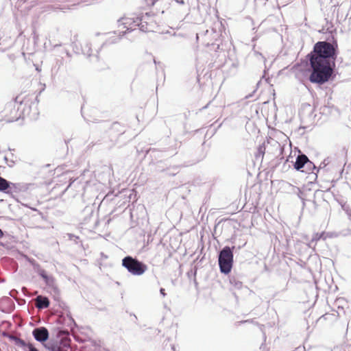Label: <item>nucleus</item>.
<instances>
[{
  "label": "nucleus",
  "mask_w": 351,
  "mask_h": 351,
  "mask_svg": "<svg viewBox=\"0 0 351 351\" xmlns=\"http://www.w3.org/2000/svg\"><path fill=\"white\" fill-rule=\"evenodd\" d=\"M58 46H61V44L56 45L54 46V47H58Z\"/></svg>",
  "instance_id": "aec40b11"
},
{
  "label": "nucleus",
  "mask_w": 351,
  "mask_h": 351,
  "mask_svg": "<svg viewBox=\"0 0 351 351\" xmlns=\"http://www.w3.org/2000/svg\"><path fill=\"white\" fill-rule=\"evenodd\" d=\"M219 265L223 274H228L232 269L233 263V253L230 247H224L219 254Z\"/></svg>",
  "instance_id": "7ed1b4c3"
},
{
  "label": "nucleus",
  "mask_w": 351,
  "mask_h": 351,
  "mask_svg": "<svg viewBox=\"0 0 351 351\" xmlns=\"http://www.w3.org/2000/svg\"><path fill=\"white\" fill-rule=\"evenodd\" d=\"M36 307L38 308H45L49 305V301L47 298L38 296L36 299Z\"/></svg>",
  "instance_id": "1a4fd4ad"
},
{
  "label": "nucleus",
  "mask_w": 351,
  "mask_h": 351,
  "mask_svg": "<svg viewBox=\"0 0 351 351\" xmlns=\"http://www.w3.org/2000/svg\"><path fill=\"white\" fill-rule=\"evenodd\" d=\"M329 163L328 158L324 160V161L320 164L319 168L325 167Z\"/></svg>",
  "instance_id": "4468645a"
},
{
  "label": "nucleus",
  "mask_w": 351,
  "mask_h": 351,
  "mask_svg": "<svg viewBox=\"0 0 351 351\" xmlns=\"http://www.w3.org/2000/svg\"><path fill=\"white\" fill-rule=\"evenodd\" d=\"M38 274L42 278L47 275L46 271L43 269L39 270Z\"/></svg>",
  "instance_id": "dca6fc26"
},
{
  "label": "nucleus",
  "mask_w": 351,
  "mask_h": 351,
  "mask_svg": "<svg viewBox=\"0 0 351 351\" xmlns=\"http://www.w3.org/2000/svg\"><path fill=\"white\" fill-rule=\"evenodd\" d=\"M16 188V184L11 183L0 176V191L10 193V190Z\"/></svg>",
  "instance_id": "6e6552de"
},
{
  "label": "nucleus",
  "mask_w": 351,
  "mask_h": 351,
  "mask_svg": "<svg viewBox=\"0 0 351 351\" xmlns=\"http://www.w3.org/2000/svg\"><path fill=\"white\" fill-rule=\"evenodd\" d=\"M32 335L35 339L40 342L45 341L49 337V332L45 327H39L34 329Z\"/></svg>",
  "instance_id": "423d86ee"
},
{
  "label": "nucleus",
  "mask_w": 351,
  "mask_h": 351,
  "mask_svg": "<svg viewBox=\"0 0 351 351\" xmlns=\"http://www.w3.org/2000/svg\"><path fill=\"white\" fill-rule=\"evenodd\" d=\"M335 55L334 46L328 42H318L310 58L313 69L309 80L313 83L322 84L327 82L332 73V60Z\"/></svg>",
  "instance_id": "f257e3e1"
},
{
  "label": "nucleus",
  "mask_w": 351,
  "mask_h": 351,
  "mask_svg": "<svg viewBox=\"0 0 351 351\" xmlns=\"http://www.w3.org/2000/svg\"><path fill=\"white\" fill-rule=\"evenodd\" d=\"M3 235V233L2 232V230L0 229V238H1Z\"/></svg>",
  "instance_id": "6ab92c4d"
},
{
  "label": "nucleus",
  "mask_w": 351,
  "mask_h": 351,
  "mask_svg": "<svg viewBox=\"0 0 351 351\" xmlns=\"http://www.w3.org/2000/svg\"><path fill=\"white\" fill-rule=\"evenodd\" d=\"M43 278L45 280V282L49 285H52L54 282L53 278L48 275L45 276Z\"/></svg>",
  "instance_id": "ddd939ff"
},
{
  "label": "nucleus",
  "mask_w": 351,
  "mask_h": 351,
  "mask_svg": "<svg viewBox=\"0 0 351 351\" xmlns=\"http://www.w3.org/2000/svg\"><path fill=\"white\" fill-rule=\"evenodd\" d=\"M14 340H15V342H16V344L23 348L24 350H25L26 348H28V350H30V346H33L32 343H26L24 340L20 339V338H18V337H14Z\"/></svg>",
  "instance_id": "9d476101"
},
{
  "label": "nucleus",
  "mask_w": 351,
  "mask_h": 351,
  "mask_svg": "<svg viewBox=\"0 0 351 351\" xmlns=\"http://www.w3.org/2000/svg\"><path fill=\"white\" fill-rule=\"evenodd\" d=\"M305 165H306L308 167L313 165V168H315V166L313 165L311 161H309L308 157L306 155H298L294 164L295 169L297 170H300L302 167H304Z\"/></svg>",
  "instance_id": "0eeeda50"
},
{
  "label": "nucleus",
  "mask_w": 351,
  "mask_h": 351,
  "mask_svg": "<svg viewBox=\"0 0 351 351\" xmlns=\"http://www.w3.org/2000/svg\"><path fill=\"white\" fill-rule=\"evenodd\" d=\"M30 350L29 351H38L36 348L34 347V346H29Z\"/></svg>",
  "instance_id": "a211bd4d"
},
{
  "label": "nucleus",
  "mask_w": 351,
  "mask_h": 351,
  "mask_svg": "<svg viewBox=\"0 0 351 351\" xmlns=\"http://www.w3.org/2000/svg\"><path fill=\"white\" fill-rule=\"evenodd\" d=\"M43 278L45 280V282L49 285H52L54 282L53 278L48 275L45 276Z\"/></svg>",
  "instance_id": "f8f14e48"
},
{
  "label": "nucleus",
  "mask_w": 351,
  "mask_h": 351,
  "mask_svg": "<svg viewBox=\"0 0 351 351\" xmlns=\"http://www.w3.org/2000/svg\"><path fill=\"white\" fill-rule=\"evenodd\" d=\"M122 266L134 276H141L143 274L147 268L146 265L130 256L123 258Z\"/></svg>",
  "instance_id": "f03ea898"
},
{
  "label": "nucleus",
  "mask_w": 351,
  "mask_h": 351,
  "mask_svg": "<svg viewBox=\"0 0 351 351\" xmlns=\"http://www.w3.org/2000/svg\"><path fill=\"white\" fill-rule=\"evenodd\" d=\"M265 147L263 145L259 146V147H258V153L260 154H261L263 156L264 154V153H265Z\"/></svg>",
  "instance_id": "2eb2a0df"
},
{
  "label": "nucleus",
  "mask_w": 351,
  "mask_h": 351,
  "mask_svg": "<svg viewBox=\"0 0 351 351\" xmlns=\"http://www.w3.org/2000/svg\"><path fill=\"white\" fill-rule=\"evenodd\" d=\"M328 236V233H326L325 232H323L322 233H315L313 235V238L311 239V243L316 242L321 239L325 240Z\"/></svg>",
  "instance_id": "9b49d317"
},
{
  "label": "nucleus",
  "mask_w": 351,
  "mask_h": 351,
  "mask_svg": "<svg viewBox=\"0 0 351 351\" xmlns=\"http://www.w3.org/2000/svg\"><path fill=\"white\" fill-rule=\"evenodd\" d=\"M141 19L138 17L136 18H123L120 21V25H123V28L126 29L123 33L126 31L134 30L136 26L140 25Z\"/></svg>",
  "instance_id": "39448f33"
},
{
  "label": "nucleus",
  "mask_w": 351,
  "mask_h": 351,
  "mask_svg": "<svg viewBox=\"0 0 351 351\" xmlns=\"http://www.w3.org/2000/svg\"><path fill=\"white\" fill-rule=\"evenodd\" d=\"M160 294H161L163 297H165V296L166 295V293H165V289H164L161 288V289H160Z\"/></svg>",
  "instance_id": "f3484780"
},
{
  "label": "nucleus",
  "mask_w": 351,
  "mask_h": 351,
  "mask_svg": "<svg viewBox=\"0 0 351 351\" xmlns=\"http://www.w3.org/2000/svg\"><path fill=\"white\" fill-rule=\"evenodd\" d=\"M71 339L68 336L60 338L59 341H49L45 347L50 351H68L70 348Z\"/></svg>",
  "instance_id": "20e7f679"
}]
</instances>
